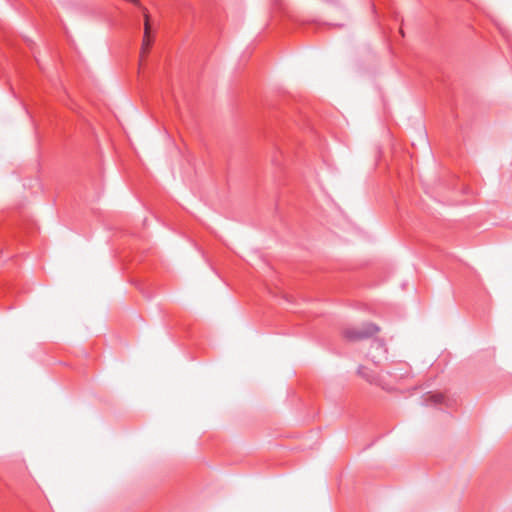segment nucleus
<instances>
[{"mask_svg": "<svg viewBox=\"0 0 512 512\" xmlns=\"http://www.w3.org/2000/svg\"><path fill=\"white\" fill-rule=\"evenodd\" d=\"M386 352L385 344L381 340H373L368 356L375 364H378L385 358Z\"/></svg>", "mask_w": 512, "mask_h": 512, "instance_id": "obj_2", "label": "nucleus"}, {"mask_svg": "<svg viewBox=\"0 0 512 512\" xmlns=\"http://www.w3.org/2000/svg\"><path fill=\"white\" fill-rule=\"evenodd\" d=\"M379 331V327L373 323H365L362 327L346 328L343 331V336L349 341H358L369 338Z\"/></svg>", "mask_w": 512, "mask_h": 512, "instance_id": "obj_1", "label": "nucleus"}, {"mask_svg": "<svg viewBox=\"0 0 512 512\" xmlns=\"http://www.w3.org/2000/svg\"><path fill=\"white\" fill-rule=\"evenodd\" d=\"M444 399V396L441 394V393H427L424 397H423V404L424 405H435V404H439V403H442Z\"/></svg>", "mask_w": 512, "mask_h": 512, "instance_id": "obj_3", "label": "nucleus"}, {"mask_svg": "<svg viewBox=\"0 0 512 512\" xmlns=\"http://www.w3.org/2000/svg\"><path fill=\"white\" fill-rule=\"evenodd\" d=\"M150 45L151 41L149 39V34L147 36L144 35L141 47V58H143L148 53Z\"/></svg>", "mask_w": 512, "mask_h": 512, "instance_id": "obj_5", "label": "nucleus"}, {"mask_svg": "<svg viewBox=\"0 0 512 512\" xmlns=\"http://www.w3.org/2000/svg\"><path fill=\"white\" fill-rule=\"evenodd\" d=\"M358 373L363 378H365L368 382H370V383H377L376 376L373 375L372 373H370L367 368H365L363 366H360L359 369H358Z\"/></svg>", "mask_w": 512, "mask_h": 512, "instance_id": "obj_4", "label": "nucleus"}]
</instances>
